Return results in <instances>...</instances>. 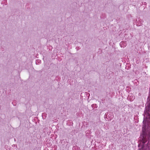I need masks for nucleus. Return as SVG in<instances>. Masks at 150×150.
<instances>
[{"label": "nucleus", "instance_id": "nucleus-2", "mask_svg": "<svg viewBox=\"0 0 150 150\" xmlns=\"http://www.w3.org/2000/svg\"><path fill=\"white\" fill-rule=\"evenodd\" d=\"M38 62H41V61L40 60H38Z\"/></svg>", "mask_w": 150, "mask_h": 150}, {"label": "nucleus", "instance_id": "nucleus-1", "mask_svg": "<svg viewBox=\"0 0 150 150\" xmlns=\"http://www.w3.org/2000/svg\"><path fill=\"white\" fill-rule=\"evenodd\" d=\"M139 140L142 142V146L138 150H148L150 145V124L149 123L144 126L141 134Z\"/></svg>", "mask_w": 150, "mask_h": 150}]
</instances>
